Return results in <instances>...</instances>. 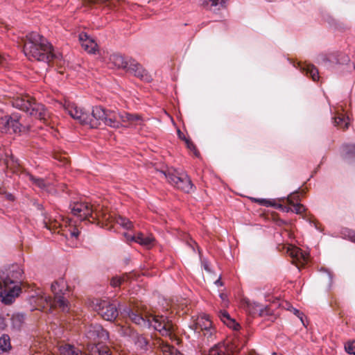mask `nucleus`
<instances>
[{"label":"nucleus","mask_w":355,"mask_h":355,"mask_svg":"<svg viewBox=\"0 0 355 355\" xmlns=\"http://www.w3.org/2000/svg\"><path fill=\"white\" fill-rule=\"evenodd\" d=\"M51 291L54 294V297L52 299L49 296H42V300H44L47 305L50 307L58 306L62 311H68L69 310V303L64 297V295L67 291V286L66 282L63 279H60L51 284Z\"/></svg>","instance_id":"5"},{"label":"nucleus","mask_w":355,"mask_h":355,"mask_svg":"<svg viewBox=\"0 0 355 355\" xmlns=\"http://www.w3.org/2000/svg\"><path fill=\"white\" fill-rule=\"evenodd\" d=\"M93 309L105 320L112 321L118 315L116 305L107 300L95 299L92 302Z\"/></svg>","instance_id":"10"},{"label":"nucleus","mask_w":355,"mask_h":355,"mask_svg":"<svg viewBox=\"0 0 355 355\" xmlns=\"http://www.w3.org/2000/svg\"><path fill=\"white\" fill-rule=\"evenodd\" d=\"M6 59L0 55V65L4 67V62Z\"/></svg>","instance_id":"48"},{"label":"nucleus","mask_w":355,"mask_h":355,"mask_svg":"<svg viewBox=\"0 0 355 355\" xmlns=\"http://www.w3.org/2000/svg\"><path fill=\"white\" fill-rule=\"evenodd\" d=\"M138 343L139 344L140 347L142 348L146 345L147 342L145 338H144L143 337H140L138 338Z\"/></svg>","instance_id":"45"},{"label":"nucleus","mask_w":355,"mask_h":355,"mask_svg":"<svg viewBox=\"0 0 355 355\" xmlns=\"http://www.w3.org/2000/svg\"><path fill=\"white\" fill-rule=\"evenodd\" d=\"M26 37L23 50L29 60L49 63L54 59H58L59 55L53 53L52 45L39 33L31 32Z\"/></svg>","instance_id":"1"},{"label":"nucleus","mask_w":355,"mask_h":355,"mask_svg":"<svg viewBox=\"0 0 355 355\" xmlns=\"http://www.w3.org/2000/svg\"><path fill=\"white\" fill-rule=\"evenodd\" d=\"M116 222L117 224L127 230L131 229L132 227V222L129 219L122 216L117 217L116 219Z\"/></svg>","instance_id":"31"},{"label":"nucleus","mask_w":355,"mask_h":355,"mask_svg":"<svg viewBox=\"0 0 355 355\" xmlns=\"http://www.w3.org/2000/svg\"><path fill=\"white\" fill-rule=\"evenodd\" d=\"M211 6H217L220 5L222 7H224L227 0H208Z\"/></svg>","instance_id":"42"},{"label":"nucleus","mask_w":355,"mask_h":355,"mask_svg":"<svg viewBox=\"0 0 355 355\" xmlns=\"http://www.w3.org/2000/svg\"><path fill=\"white\" fill-rule=\"evenodd\" d=\"M220 297L221 298V300L223 302H225L226 300V295L224 293H220Z\"/></svg>","instance_id":"50"},{"label":"nucleus","mask_w":355,"mask_h":355,"mask_svg":"<svg viewBox=\"0 0 355 355\" xmlns=\"http://www.w3.org/2000/svg\"><path fill=\"white\" fill-rule=\"evenodd\" d=\"M215 284L217 286H222V282H220V279L216 280Z\"/></svg>","instance_id":"52"},{"label":"nucleus","mask_w":355,"mask_h":355,"mask_svg":"<svg viewBox=\"0 0 355 355\" xmlns=\"http://www.w3.org/2000/svg\"><path fill=\"white\" fill-rule=\"evenodd\" d=\"M118 116L122 126L125 128H136L137 125L142 124L141 116L138 114H132L128 112H119Z\"/></svg>","instance_id":"13"},{"label":"nucleus","mask_w":355,"mask_h":355,"mask_svg":"<svg viewBox=\"0 0 355 355\" xmlns=\"http://www.w3.org/2000/svg\"><path fill=\"white\" fill-rule=\"evenodd\" d=\"M58 350L59 355H85L80 348L69 343L60 344Z\"/></svg>","instance_id":"19"},{"label":"nucleus","mask_w":355,"mask_h":355,"mask_svg":"<svg viewBox=\"0 0 355 355\" xmlns=\"http://www.w3.org/2000/svg\"><path fill=\"white\" fill-rule=\"evenodd\" d=\"M291 311L293 312L295 315H296L300 320L302 321V315L303 313H301L299 310L296 309L295 308L292 307Z\"/></svg>","instance_id":"44"},{"label":"nucleus","mask_w":355,"mask_h":355,"mask_svg":"<svg viewBox=\"0 0 355 355\" xmlns=\"http://www.w3.org/2000/svg\"><path fill=\"white\" fill-rule=\"evenodd\" d=\"M101 351L97 345H92L89 349V353L85 354V355H100Z\"/></svg>","instance_id":"39"},{"label":"nucleus","mask_w":355,"mask_h":355,"mask_svg":"<svg viewBox=\"0 0 355 355\" xmlns=\"http://www.w3.org/2000/svg\"><path fill=\"white\" fill-rule=\"evenodd\" d=\"M78 37L81 46L85 51L89 53H96L98 46L94 39L84 32L80 33Z\"/></svg>","instance_id":"17"},{"label":"nucleus","mask_w":355,"mask_h":355,"mask_svg":"<svg viewBox=\"0 0 355 355\" xmlns=\"http://www.w3.org/2000/svg\"><path fill=\"white\" fill-rule=\"evenodd\" d=\"M123 313L135 324L144 327L153 328L159 331L162 336H171L174 331V326L171 320L163 315H150L147 318H144L139 314L135 313L130 308H125Z\"/></svg>","instance_id":"3"},{"label":"nucleus","mask_w":355,"mask_h":355,"mask_svg":"<svg viewBox=\"0 0 355 355\" xmlns=\"http://www.w3.org/2000/svg\"><path fill=\"white\" fill-rule=\"evenodd\" d=\"M23 270L19 265L10 266L6 275L3 273L1 276L2 282H0V297L6 304L12 303L21 292V282Z\"/></svg>","instance_id":"2"},{"label":"nucleus","mask_w":355,"mask_h":355,"mask_svg":"<svg viewBox=\"0 0 355 355\" xmlns=\"http://www.w3.org/2000/svg\"><path fill=\"white\" fill-rule=\"evenodd\" d=\"M124 236L125 237L127 241H132L131 236H135V235H131L128 233H125Z\"/></svg>","instance_id":"46"},{"label":"nucleus","mask_w":355,"mask_h":355,"mask_svg":"<svg viewBox=\"0 0 355 355\" xmlns=\"http://www.w3.org/2000/svg\"><path fill=\"white\" fill-rule=\"evenodd\" d=\"M86 336L91 340L100 338L101 340H106L109 338L108 333L101 325H91L86 332Z\"/></svg>","instance_id":"16"},{"label":"nucleus","mask_w":355,"mask_h":355,"mask_svg":"<svg viewBox=\"0 0 355 355\" xmlns=\"http://www.w3.org/2000/svg\"><path fill=\"white\" fill-rule=\"evenodd\" d=\"M100 355H111L107 350H101Z\"/></svg>","instance_id":"49"},{"label":"nucleus","mask_w":355,"mask_h":355,"mask_svg":"<svg viewBox=\"0 0 355 355\" xmlns=\"http://www.w3.org/2000/svg\"><path fill=\"white\" fill-rule=\"evenodd\" d=\"M341 234L345 238L355 243V231L346 228L342 230Z\"/></svg>","instance_id":"34"},{"label":"nucleus","mask_w":355,"mask_h":355,"mask_svg":"<svg viewBox=\"0 0 355 355\" xmlns=\"http://www.w3.org/2000/svg\"><path fill=\"white\" fill-rule=\"evenodd\" d=\"M107 112V111L100 106L93 107L92 114L89 113V121H91V123H87V125L92 128H97L101 122H104Z\"/></svg>","instance_id":"15"},{"label":"nucleus","mask_w":355,"mask_h":355,"mask_svg":"<svg viewBox=\"0 0 355 355\" xmlns=\"http://www.w3.org/2000/svg\"><path fill=\"white\" fill-rule=\"evenodd\" d=\"M11 348L10 337L7 334H3L0 337V350L7 352Z\"/></svg>","instance_id":"30"},{"label":"nucleus","mask_w":355,"mask_h":355,"mask_svg":"<svg viewBox=\"0 0 355 355\" xmlns=\"http://www.w3.org/2000/svg\"><path fill=\"white\" fill-rule=\"evenodd\" d=\"M218 317L221 321L230 328L234 330H238L239 329V324L230 317L227 311H220L218 313Z\"/></svg>","instance_id":"24"},{"label":"nucleus","mask_w":355,"mask_h":355,"mask_svg":"<svg viewBox=\"0 0 355 355\" xmlns=\"http://www.w3.org/2000/svg\"><path fill=\"white\" fill-rule=\"evenodd\" d=\"M292 205L293 206L292 211L297 214H302L305 211L304 205L300 203H294V205Z\"/></svg>","instance_id":"38"},{"label":"nucleus","mask_w":355,"mask_h":355,"mask_svg":"<svg viewBox=\"0 0 355 355\" xmlns=\"http://www.w3.org/2000/svg\"><path fill=\"white\" fill-rule=\"evenodd\" d=\"M12 98L13 107L29 113V114L40 120L46 121L49 116L44 106L36 103L30 96L17 94Z\"/></svg>","instance_id":"4"},{"label":"nucleus","mask_w":355,"mask_h":355,"mask_svg":"<svg viewBox=\"0 0 355 355\" xmlns=\"http://www.w3.org/2000/svg\"><path fill=\"white\" fill-rule=\"evenodd\" d=\"M287 201L290 205H294V203H299L300 200V196L297 193H291L287 197Z\"/></svg>","instance_id":"36"},{"label":"nucleus","mask_w":355,"mask_h":355,"mask_svg":"<svg viewBox=\"0 0 355 355\" xmlns=\"http://www.w3.org/2000/svg\"><path fill=\"white\" fill-rule=\"evenodd\" d=\"M245 338L244 337H235L231 343L227 347V351L232 354L239 353L245 345Z\"/></svg>","instance_id":"21"},{"label":"nucleus","mask_w":355,"mask_h":355,"mask_svg":"<svg viewBox=\"0 0 355 355\" xmlns=\"http://www.w3.org/2000/svg\"><path fill=\"white\" fill-rule=\"evenodd\" d=\"M345 349L349 354L355 355V340H349L345 345Z\"/></svg>","instance_id":"35"},{"label":"nucleus","mask_w":355,"mask_h":355,"mask_svg":"<svg viewBox=\"0 0 355 355\" xmlns=\"http://www.w3.org/2000/svg\"><path fill=\"white\" fill-rule=\"evenodd\" d=\"M128 279V276L125 275L123 277H114L111 280V286L113 287H117L122 285Z\"/></svg>","instance_id":"33"},{"label":"nucleus","mask_w":355,"mask_h":355,"mask_svg":"<svg viewBox=\"0 0 355 355\" xmlns=\"http://www.w3.org/2000/svg\"><path fill=\"white\" fill-rule=\"evenodd\" d=\"M254 201L257 202L259 204L263 205V206H266V207L273 206V204L272 203V202L267 199H263V198L254 199Z\"/></svg>","instance_id":"40"},{"label":"nucleus","mask_w":355,"mask_h":355,"mask_svg":"<svg viewBox=\"0 0 355 355\" xmlns=\"http://www.w3.org/2000/svg\"><path fill=\"white\" fill-rule=\"evenodd\" d=\"M189 328L199 334L202 331L203 336L206 337L208 341L213 340L216 333L212 322L210 320L209 315L206 314L199 315L189 326Z\"/></svg>","instance_id":"9"},{"label":"nucleus","mask_w":355,"mask_h":355,"mask_svg":"<svg viewBox=\"0 0 355 355\" xmlns=\"http://www.w3.org/2000/svg\"><path fill=\"white\" fill-rule=\"evenodd\" d=\"M64 108L73 119L78 121L80 123L87 125V123H91V121H89V112L75 103H65Z\"/></svg>","instance_id":"11"},{"label":"nucleus","mask_w":355,"mask_h":355,"mask_svg":"<svg viewBox=\"0 0 355 355\" xmlns=\"http://www.w3.org/2000/svg\"><path fill=\"white\" fill-rule=\"evenodd\" d=\"M97 0H88L89 3H96Z\"/></svg>","instance_id":"53"},{"label":"nucleus","mask_w":355,"mask_h":355,"mask_svg":"<svg viewBox=\"0 0 355 355\" xmlns=\"http://www.w3.org/2000/svg\"><path fill=\"white\" fill-rule=\"evenodd\" d=\"M209 355H230V354L224 344L219 343L209 349Z\"/></svg>","instance_id":"26"},{"label":"nucleus","mask_w":355,"mask_h":355,"mask_svg":"<svg viewBox=\"0 0 355 355\" xmlns=\"http://www.w3.org/2000/svg\"><path fill=\"white\" fill-rule=\"evenodd\" d=\"M108 64L112 68L125 69V67H127V61L125 60L121 55L114 53L110 55Z\"/></svg>","instance_id":"22"},{"label":"nucleus","mask_w":355,"mask_h":355,"mask_svg":"<svg viewBox=\"0 0 355 355\" xmlns=\"http://www.w3.org/2000/svg\"><path fill=\"white\" fill-rule=\"evenodd\" d=\"M205 268L206 270H208V267H207V265H205Z\"/></svg>","instance_id":"54"},{"label":"nucleus","mask_w":355,"mask_h":355,"mask_svg":"<svg viewBox=\"0 0 355 355\" xmlns=\"http://www.w3.org/2000/svg\"><path fill=\"white\" fill-rule=\"evenodd\" d=\"M27 178L33 183V185L37 187L42 190H47L48 186L42 178H37L32 175L28 174Z\"/></svg>","instance_id":"29"},{"label":"nucleus","mask_w":355,"mask_h":355,"mask_svg":"<svg viewBox=\"0 0 355 355\" xmlns=\"http://www.w3.org/2000/svg\"><path fill=\"white\" fill-rule=\"evenodd\" d=\"M343 151L346 156H355V144L343 145Z\"/></svg>","instance_id":"32"},{"label":"nucleus","mask_w":355,"mask_h":355,"mask_svg":"<svg viewBox=\"0 0 355 355\" xmlns=\"http://www.w3.org/2000/svg\"><path fill=\"white\" fill-rule=\"evenodd\" d=\"M21 117L17 114H5L0 110V131L1 132H20L25 126L21 122Z\"/></svg>","instance_id":"8"},{"label":"nucleus","mask_w":355,"mask_h":355,"mask_svg":"<svg viewBox=\"0 0 355 355\" xmlns=\"http://www.w3.org/2000/svg\"><path fill=\"white\" fill-rule=\"evenodd\" d=\"M185 142H186V144H187V148L193 152L194 155L196 157H199L200 155V153L199 152L196 150V146L195 145L193 144L192 141H191L190 140L186 139V138H184Z\"/></svg>","instance_id":"37"},{"label":"nucleus","mask_w":355,"mask_h":355,"mask_svg":"<svg viewBox=\"0 0 355 355\" xmlns=\"http://www.w3.org/2000/svg\"><path fill=\"white\" fill-rule=\"evenodd\" d=\"M160 348L163 353V355H183L174 347L171 346L167 343H161Z\"/></svg>","instance_id":"28"},{"label":"nucleus","mask_w":355,"mask_h":355,"mask_svg":"<svg viewBox=\"0 0 355 355\" xmlns=\"http://www.w3.org/2000/svg\"><path fill=\"white\" fill-rule=\"evenodd\" d=\"M125 69H126L128 72L139 78L144 81L150 82L152 80L148 73L141 64L135 60L130 61L129 63L127 62V67H125Z\"/></svg>","instance_id":"14"},{"label":"nucleus","mask_w":355,"mask_h":355,"mask_svg":"<svg viewBox=\"0 0 355 355\" xmlns=\"http://www.w3.org/2000/svg\"><path fill=\"white\" fill-rule=\"evenodd\" d=\"M284 211H286V212H288V211H292L293 209L291 207H283L282 205L279 206Z\"/></svg>","instance_id":"47"},{"label":"nucleus","mask_w":355,"mask_h":355,"mask_svg":"<svg viewBox=\"0 0 355 355\" xmlns=\"http://www.w3.org/2000/svg\"><path fill=\"white\" fill-rule=\"evenodd\" d=\"M300 69L302 72L306 73V75H309L313 81L319 79L318 71L313 64L306 63L300 64Z\"/></svg>","instance_id":"25"},{"label":"nucleus","mask_w":355,"mask_h":355,"mask_svg":"<svg viewBox=\"0 0 355 355\" xmlns=\"http://www.w3.org/2000/svg\"><path fill=\"white\" fill-rule=\"evenodd\" d=\"M103 123L113 128L122 127L118 113L113 110H107Z\"/></svg>","instance_id":"20"},{"label":"nucleus","mask_w":355,"mask_h":355,"mask_svg":"<svg viewBox=\"0 0 355 355\" xmlns=\"http://www.w3.org/2000/svg\"><path fill=\"white\" fill-rule=\"evenodd\" d=\"M248 311L252 315H259L263 316L266 312V307L254 302H247Z\"/></svg>","instance_id":"23"},{"label":"nucleus","mask_w":355,"mask_h":355,"mask_svg":"<svg viewBox=\"0 0 355 355\" xmlns=\"http://www.w3.org/2000/svg\"><path fill=\"white\" fill-rule=\"evenodd\" d=\"M286 252L292 258V262L296 264L304 265L309 260V254L302 252L301 249L295 245L288 244L284 247Z\"/></svg>","instance_id":"12"},{"label":"nucleus","mask_w":355,"mask_h":355,"mask_svg":"<svg viewBox=\"0 0 355 355\" xmlns=\"http://www.w3.org/2000/svg\"><path fill=\"white\" fill-rule=\"evenodd\" d=\"M80 234V232L78 231V230L76 227H73L72 230L70 231L69 232V236L72 239V238H74V239H77L78 235Z\"/></svg>","instance_id":"43"},{"label":"nucleus","mask_w":355,"mask_h":355,"mask_svg":"<svg viewBox=\"0 0 355 355\" xmlns=\"http://www.w3.org/2000/svg\"><path fill=\"white\" fill-rule=\"evenodd\" d=\"M99 207H94L87 202L77 201L70 205V209L73 215L79 218L81 220L92 218L93 219L98 218L102 216L105 219H107L99 210Z\"/></svg>","instance_id":"7"},{"label":"nucleus","mask_w":355,"mask_h":355,"mask_svg":"<svg viewBox=\"0 0 355 355\" xmlns=\"http://www.w3.org/2000/svg\"><path fill=\"white\" fill-rule=\"evenodd\" d=\"M7 198L10 200H14V196L12 195V194H8L7 195Z\"/></svg>","instance_id":"51"},{"label":"nucleus","mask_w":355,"mask_h":355,"mask_svg":"<svg viewBox=\"0 0 355 355\" xmlns=\"http://www.w3.org/2000/svg\"><path fill=\"white\" fill-rule=\"evenodd\" d=\"M131 241L146 248H150L153 245L155 239L150 234L145 235L141 232H138L135 236H131Z\"/></svg>","instance_id":"18"},{"label":"nucleus","mask_w":355,"mask_h":355,"mask_svg":"<svg viewBox=\"0 0 355 355\" xmlns=\"http://www.w3.org/2000/svg\"><path fill=\"white\" fill-rule=\"evenodd\" d=\"M334 125L338 126L344 130L347 129L349 126V118L345 117L342 114H338L334 117Z\"/></svg>","instance_id":"27"},{"label":"nucleus","mask_w":355,"mask_h":355,"mask_svg":"<svg viewBox=\"0 0 355 355\" xmlns=\"http://www.w3.org/2000/svg\"><path fill=\"white\" fill-rule=\"evenodd\" d=\"M44 226L46 229L51 230L52 229L56 228L58 226V223L56 221L49 223L45 218L44 220Z\"/></svg>","instance_id":"41"},{"label":"nucleus","mask_w":355,"mask_h":355,"mask_svg":"<svg viewBox=\"0 0 355 355\" xmlns=\"http://www.w3.org/2000/svg\"><path fill=\"white\" fill-rule=\"evenodd\" d=\"M168 180V182L186 193L191 192L193 189V184L188 175L183 171H179L175 169H170L167 171H160Z\"/></svg>","instance_id":"6"}]
</instances>
